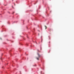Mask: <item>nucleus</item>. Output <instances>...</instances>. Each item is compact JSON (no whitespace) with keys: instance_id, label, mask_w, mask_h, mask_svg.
<instances>
[{"instance_id":"6","label":"nucleus","mask_w":74,"mask_h":74,"mask_svg":"<svg viewBox=\"0 0 74 74\" xmlns=\"http://www.w3.org/2000/svg\"><path fill=\"white\" fill-rule=\"evenodd\" d=\"M12 8H13V6H12Z\"/></svg>"},{"instance_id":"3","label":"nucleus","mask_w":74,"mask_h":74,"mask_svg":"<svg viewBox=\"0 0 74 74\" xmlns=\"http://www.w3.org/2000/svg\"><path fill=\"white\" fill-rule=\"evenodd\" d=\"M51 28H50L49 29L50 31H51Z\"/></svg>"},{"instance_id":"1","label":"nucleus","mask_w":74,"mask_h":74,"mask_svg":"<svg viewBox=\"0 0 74 74\" xmlns=\"http://www.w3.org/2000/svg\"><path fill=\"white\" fill-rule=\"evenodd\" d=\"M37 55H38V57H36V59H37V60H39V58H41V55L38 53H37Z\"/></svg>"},{"instance_id":"2","label":"nucleus","mask_w":74,"mask_h":74,"mask_svg":"<svg viewBox=\"0 0 74 74\" xmlns=\"http://www.w3.org/2000/svg\"><path fill=\"white\" fill-rule=\"evenodd\" d=\"M45 29H47V27L46 26H45Z\"/></svg>"},{"instance_id":"5","label":"nucleus","mask_w":74,"mask_h":74,"mask_svg":"<svg viewBox=\"0 0 74 74\" xmlns=\"http://www.w3.org/2000/svg\"><path fill=\"white\" fill-rule=\"evenodd\" d=\"M14 12L13 13V14H14Z\"/></svg>"},{"instance_id":"4","label":"nucleus","mask_w":74,"mask_h":74,"mask_svg":"<svg viewBox=\"0 0 74 74\" xmlns=\"http://www.w3.org/2000/svg\"><path fill=\"white\" fill-rule=\"evenodd\" d=\"M42 39L41 42H42Z\"/></svg>"},{"instance_id":"8","label":"nucleus","mask_w":74,"mask_h":74,"mask_svg":"<svg viewBox=\"0 0 74 74\" xmlns=\"http://www.w3.org/2000/svg\"><path fill=\"white\" fill-rule=\"evenodd\" d=\"M14 5H15V4H14Z\"/></svg>"},{"instance_id":"7","label":"nucleus","mask_w":74,"mask_h":74,"mask_svg":"<svg viewBox=\"0 0 74 74\" xmlns=\"http://www.w3.org/2000/svg\"><path fill=\"white\" fill-rule=\"evenodd\" d=\"M49 43H50V42H49Z\"/></svg>"}]
</instances>
